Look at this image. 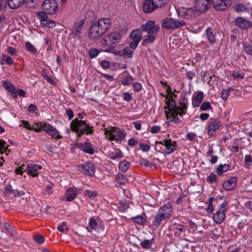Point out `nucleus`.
<instances>
[{
	"label": "nucleus",
	"instance_id": "obj_1",
	"mask_svg": "<svg viewBox=\"0 0 252 252\" xmlns=\"http://www.w3.org/2000/svg\"><path fill=\"white\" fill-rule=\"evenodd\" d=\"M111 20L109 18L99 19L91 27L89 36L91 39H94L101 36L109 28Z\"/></svg>",
	"mask_w": 252,
	"mask_h": 252
},
{
	"label": "nucleus",
	"instance_id": "obj_2",
	"mask_svg": "<svg viewBox=\"0 0 252 252\" xmlns=\"http://www.w3.org/2000/svg\"><path fill=\"white\" fill-rule=\"evenodd\" d=\"M70 128L77 134L78 137L84 134H91L94 132L92 126L87 124L85 121L79 120L78 118H75L71 122Z\"/></svg>",
	"mask_w": 252,
	"mask_h": 252
},
{
	"label": "nucleus",
	"instance_id": "obj_3",
	"mask_svg": "<svg viewBox=\"0 0 252 252\" xmlns=\"http://www.w3.org/2000/svg\"><path fill=\"white\" fill-rule=\"evenodd\" d=\"M121 37V33L118 32H112L107 35L104 36L101 40V43L104 47L108 46V48L104 49L103 51L113 53L114 51V48L111 46L119 42Z\"/></svg>",
	"mask_w": 252,
	"mask_h": 252
},
{
	"label": "nucleus",
	"instance_id": "obj_4",
	"mask_svg": "<svg viewBox=\"0 0 252 252\" xmlns=\"http://www.w3.org/2000/svg\"><path fill=\"white\" fill-rule=\"evenodd\" d=\"M166 106L164 107V113L166 117L169 116V113L178 111L180 110L187 109V103L185 100L180 102L179 105L176 106V101L172 96H166L165 99Z\"/></svg>",
	"mask_w": 252,
	"mask_h": 252
},
{
	"label": "nucleus",
	"instance_id": "obj_5",
	"mask_svg": "<svg viewBox=\"0 0 252 252\" xmlns=\"http://www.w3.org/2000/svg\"><path fill=\"white\" fill-rule=\"evenodd\" d=\"M104 133L109 136L110 141L115 140L121 142L124 140L126 137V132L124 130L116 127H111L108 129H105Z\"/></svg>",
	"mask_w": 252,
	"mask_h": 252
},
{
	"label": "nucleus",
	"instance_id": "obj_6",
	"mask_svg": "<svg viewBox=\"0 0 252 252\" xmlns=\"http://www.w3.org/2000/svg\"><path fill=\"white\" fill-rule=\"evenodd\" d=\"M104 225L101 220L96 217H92L89 219L88 225L86 227L89 232H100L104 231Z\"/></svg>",
	"mask_w": 252,
	"mask_h": 252
},
{
	"label": "nucleus",
	"instance_id": "obj_7",
	"mask_svg": "<svg viewBox=\"0 0 252 252\" xmlns=\"http://www.w3.org/2000/svg\"><path fill=\"white\" fill-rule=\"evenodd\" d=\"M42 7L44 12L49 15L55 14L59 10L58 3L55 0H45Z\"/></svg>",
	"mask_w": 252,
	"mask_h": 252
},
{
	"label": "nucleus",
	"instance_id": "obj_8",
	"mask_svg": "<svg viewBox=\"0 0 252 252\" xmlns=\"http://www.w3.org/2000/svg\"><path fill=\"white\" fill-rule=\"evenodd\" d=\"M186 25V22L182 20H175L173 18L165 19L162 24L163 28L167 29H176Z\"/></svg>",
	"mask_w": 252,
	"mask_h": 252
},
{
	"label": "nucleus",
	"instance_id": "obj_9",
	"mask_svg": "<svg viewBox=\"0 0 252 252\" xmlns=\"http://www.w3.org/2000/svg\"><path fill=\"white\" fill-rule=\"evenodd\" d=\"M226 203H222L218 206V210L214 214L213 220L217 224L221 223L225 218Z\"/></svg>",
	"mask_w": 252,
	"mask_h": 252
},
{
	"label": "nucleus",
	"instance_id": "obj_10",
	"mask_svg": "<svg viewBox=\"0 0 252 252\" xmlns=\"http://www.w3.org/2000/svg\"><path fill=\"white\" fill-rule=\"evenodd\" d=\"M85 20L80 19L76 21L70 29L71 32L73 36L78 39L81 37V34L84 29Z\"/></svg>",
	"mask_w": 252,
	"mask_h": 252
},
{
	"label": "nucleus",
	"instance_id": "obj_11",
	"mask_svg": "<svg viewBox=\"0 0 252 252\" xmlns=\"http://www.w3.org/2000/svg\"><path fill=\"white\" fill-rule=\"evenodd\" d=\"M40 126L42 128L47 134L51 136L53 138L61 139L62 136L59 134V131L53 126L47 123H40Z\"/></svg>",
	"mask_w": 252,
	"mask_h": 252
},
{
	"label": "nucleus",
	"instance_id": "obj_12",
	"mask_svg": "<svg viewBox=\"0 0 252 252\" xmlns=\"http://www.w3.org/2000/svg\"><path fill=\"white\" fill-rule=\"evenodd\" d=\"M78 169L82 173L90 177L94 176L95 172L94 166L89 162L79 165Z\"/></svg>",
	"mask_w": 252,
	"mask_h": 252
},
{
	"label": "nucleus",
	"instance_id": "obj_13",
	"mask_svg": "<svg viewBox=\"0 0 252 252\" xmlns=\"http://www.w3.org/2000/svg\"><path fill=\"white\" fill-rule=\"evenodd\" d=\"M141 30L143 33H158L159 27L156 25L154 21L149 20L144 25H142Z\"/></svg>",
	"mask_w": 252,
	"mask_h": 252
},
{
	"label": "nucleus",
	"instance_id": "obj_14",
	"mask_svg": "<svg viewBox=\"0 0 252 252\" xmlns=\"http://www.w3.org/2000/svg\"><path fill=\"white\" fill-rule=\"evenodd\" d=\"M47 13L40 11L37 13V16L40 20L41 25L49 28H53L56 26V23L53 20L49 19Z\"/></svg>",
	"mask_w": 252,
	"mask_h": 252
},
{
	"label": "nucleus",
	"instance_id": "obj_15",
	"mask_svg": "<svg viewBox=\"0 0 252 252\" xmlns=\"http://www.w3.org/2000/svg\"><path fill=\"white\" fill-rule=\"evenodd\" d=\"M211 0H194V8L199 13L207 11L210 7Z\"/></svg>",
	"mask_w": 252,
	"mask_h": 252
},
{
	"label": "nucleus",
	"instance_id": "obj_16",
	"mask_svg": "<svg viewBox=\"0 0 252 252\" xmlns=\"http://www.w3.org/2000/svg\"><path fill=\"white\" fill-rule=\"evenodd\" d=\"M172 211L171 204L170 203H167L159 208L158 213L165 219L168 220L171 217Z\"/></svg>",
	"mask_w": 252,
	"mask_h": 252
},
{
	"label": "nucleus",
	"instance_id": "obj_17",
	"mask_svg": "<svg viewBox=\"0 0 252 252\" xmlns=\"http://www.w3.org/2000/svg\"><path fill=\"white\" fill-rule=\"evenodd\" d=\"M164 154L169 155L174 152L177 149V146L175 141L171 139H166L163 140Z\"/></svg>",
	"mask_w": 252,
	"mask_h": 252
},
{
	"label": "nucleus",
	"instance_id": "obj_18",
	"mask_svg": "<svg viewBox=\"0 0 252 252\" xmlns=\"http://www.w3.org/2000/svg\"><path fill=\"white\" fill-rule=\"evenodd\" d=\"M214 8L217 10H225L230 5V0H212Z\"/></svg>",
	"mask_w": 252,
	"mask_h": 252
},
{
	"label": "nucleus",
	"instance_id": "obj_19",
	"mask_svg": "<svg viewBox=\"0 0 252 252\" xmlns=\"http://www.w3.org/2000/svg\"><path fill=\"white\" fill-rule=\"evenodd\" d=\"M42 168L41 166L33 163H28L27 165L25 171L28 174L33 177L38 176L40 172V170Z\"/></svg>",
	"mask_w": 252,
	"mask_h": 252
},
{
	"label": "nucleus",
	"instance_id": "obj_20",
	"mask_svg": "<svg viewBox=\"0 0 252 252\" xmlns=\"http://www.w3.org/2000/svg\"><path fill=\"white\" fill-rule=\"evenodd\" d=\"M77 148L83 151L84 153L90 155H93L94 153L93 145L89 142L88 139L84 143H78Z\"/></svg>",
	"mask_w": 252,
	"mask_h": 252
},
{
	"label": "nucleus",
	"instance_id": "obj_21",
	"mask_svg": "<svg viewBox=\"0 0 252 252\" xmlns=\"http://www.w3.org/2000/svg\"><path fill=\"white\" fill-rule=\"evenodd\" d=\"M82 190L81 189L76 188H68L65 191L64 196L65 200L67 201H71L74 200L80 191Z\"/></svg>",
	"mask_w": 252,
	"mask_h": 252
},
{
	"label": "nucleus",
	"instance_id": "obj_22",
	"mask_svg": "<svg viewBox=\"0 0 252 252\" xmlns=\"http://www.w3.org/2000/svg\"><path fill=\"white\" fill-rule=\"evenodd\" d=\"M173 231L174 232V236L178 239H183V238L181 236V234L185 233L186 231V226L182 224H178L175 223L173 225Z\"/></svg>",
	"mask_w": 252,
	"mask_h": 252
},
{
	"label": "nucleus",
	"instance_id": "obj_23",
	"mask_svg": "<svg viewBox=\"0 0 252 252\" xmlns=\"http://www.w3.org/2000/svg\"><path fill=\"white\" fill-rule=\"evenodd\" d=\"M220 121L217 119H211L208 126V133L213 135L220 127Z\"/></svg>",
	"mask_w": 252,
	"mask_h": 252
},
{
	"label": "nucleus",
	"instance_id": "obj_24",
	"mask_svg": "<svg viewBox=\"0 0 252 252\" xmlns=\"http://www.w3.org/2000/svg\"><path fill=\"white\" fill-rule=\"evenodd\" d=\"M186 110L187 109L180 110L178 111H173V112L169 113V116L167 118H171L170 122L172 123L180 124L181 123V120L177 116L180 115L182 116L184 114H186Z\"/></svg>",
	"mask_w": 252,
	"mask_h": 252
},
{
	"label": "nucleus",
	"instance_id": "obj_25",
	"mask_svg": "<svg viewBox=\"0 0 252 252\" xmlns=\"http://www.w3.org/2000/svg\"><path fill=\"white\" fill-rule=\"evenodd\" d=\"M158 8L152 0H145L143 2V9L145 13H151Z\"/></svg>",
	"mask_w": 252,
	"mask_h": 252
},
{
	"label": "nucleus",
	"instance_id": "obj_26",
	"mask_svg": "<svg viewBox=\"0 0 252 252\" xmlns=\"http://www.w3.org/2000/svg\"><path fill=\"white\" fill-rule=\"evenodd\" d=\"M237 181V177H232L226 181L224 182L223 183V188L226 190H232L234 189L236 187V183Z\"/></svg>",
	"mask_w": 252,
	"mask_h": 252
},
{
	"label": "nucleus",
	"instance_id": "obj_27",
	"mask_svg": "<svg viewBox=\"0 0 252 252\" xmlns=\"http://www.w3.org/2000/svg\"><path fill=\"white\" fill-rule=\"evenodd\" d=\"M4 192L7 194H13L15 197H21L25 194L23 191H18V190L14 189L10 184L5 186Z\"/></svg>",
	"mask_w": 252,
	"mask_h": 252
},
{
	"label": "nucleus",
	"instance_id": "obj_28",
	"mask_svg": "<svg viewBox=\"0 0 252 252\" xmlns=\"http://www.w3.org/2000/svg\"><path fill=\"white\" fill-rule=\"evenodd\" d=\"M2 86L4 89L8 90L12 94L13 97L15 98H17L16 89L12 84L11 81L8 80L6 81H3Z\"/></svg>",
	"mask_w": 252,
	"mask_h": 252
},
{
	"label": "nucleus",
	"instance_id": "obj_29",
	"mask_svg": "<svg viewBox=\"0 0 252 252\" xmlns=\"http://www.w3.org/2000/svg\"><path fill=\"white\" fill-rule=\"evenodd\" d=\"M235 22L236 25L242 29H247L251 26L250 22L242 17L237 18Z\"/></svg>",
	"mask_w": 252,
	"mask_h": 252
},
{
	"label": "nucleus",
	"instance_id": "obj_30",
	"mask_svg": "<svg viewBox=\"0 0 252 252\" xmlns=\"http://www.w3.org/2000/svg\"><path fill=\"white\" fill-rule=\"evenodd\" d=\"M203 93L202 92H198L192 96V105L194 107H198L203 99Z\"/></svg>",
	"mask_w": 252,
	"mask_h": 252
},
{
	"label": "nucleus",
	"instance_id": "obj_31",
	"mask_svg": "<svg viewBox=\"0 0 252 252\" xmlns=\"http://www.w3.org/2000/svg\"><path fill=\"white\" fill-rule=\"evenodd\" d=\"M166 220L157 212V214L153 217L152 225L154 228H157L160 225L163 220Z\"/></svg>",
	"mask_w": 252,
	"mask_h": 252
},
{
	"label": "nucleus",
	"instance_id": "obj_32",
	"mask_svg": "<svg viewBox=\"0 0 252 252\" xmlns=\"http://www.w3.org/2000/svg\"><path fill=\"white\" fill-rule=\"evenodd\" d=\"M118 54L125 58H132L133 54V51L128 47H126L118 51Z\"/></svg>",
	"mask_w": 252,
	"mask_h": 252
},
{
	"label": "nucleus",
	"instance_id": "obj_33",
	"mask_svg": "<svg viewBox=\"0 0 252 252\" xmlns=\"http://www.w3.org/2000/svg\"><path fill=\"white\" fill-rule=\"evenodd\" d=\"M120 82L124 86H127L132 84L134 78L130 75H123L121 77Z\"/></svg>",
	"mask_w": 252,
	"mask_h": 252
},
{
	"label": "nucleus",
	"instance_id": "obj_34",
	"mask_svg": "<svg viewBox=\"0 0 252 252\" xmlns=\"http://www.w3.org/2000/svg\"><path fill=\"white\" fill-rule=\"evenodd\" d=\"M131 220L139 225H143L146 221V215L145 214L143 213L141 215H138L135 217L131 218Z\"/></svg>",
	"mask_w": 252,
	"mask_h": 252
},
{
	"label": "nucleus",
	"instance_id": "obj_35",
	"mask_svg": "<svg viewBox=\"0 0 252 252\" xmlns=\"http://www.w3.org/2000/svg\"><path fill=\"white\" fill-rule=\"evenodd\" d=\"M206 34L208 41L211 43L214 44L216 42V38L213 32V30L211 27H208L206 30Z\"/></svg>",
	"mask_w": 252,
	"mask_h": 252
},
{
	"label": "nucleus",
	"instance_id": "obj_36",
	"mask_svg": "<svg viewBox=\"0 0 252 252\" xmlns=\"http://www.w3.org/2000/svg\"><path fill=\"white\" fill-rule=\"evenodd\" d=\"M24 2V0H8V4L11 9L19 7Z\"/></svg>",
	"mask_w": 252,
	"mask_h": 252
},
{
	"label": "nucleus",
	"instance_id": "obj_37",
	"mask_svg": "<svg viewBox=\"0 0 252 252\" xmlns=\"http://www.w3.org/2000/svg\"><path fill=\"white\" fill-rule=\"evenodd\" d=\"M144 34L143 35L144 39L143 40V43L145 44L146 43H150L153 42L156 39L155 35L157 33H147Z\"/></svg>",
	"mask_w": 252,
	"mask_h": 252
},
{
	"label": "nucleus",
	"instance_id": "obj_38",
	"mask_svg": "<svg viewBox=\"0 0 252 252\" xmlns=\"http://www.w3.org/2000/svg\"><path fill=\"white\" fill-rule=\"evenodd\" d=\"M230 167V166L228 164H220L218 168H217V173L218 175L221 176L223 172L227 171Z\"/></svg>",
	"mask_w": 252,
	"mask_h": 252
},
{
	"label": "nucleus",
	"instance_id": "obj_39",
	"mask_svg": "<svg viewBox=\"0 0 252 252\" xmlns=\"http://www.w3.org/2000/svg\"><path fill=\"white\" fill-rule=\"evenodd\" d=\"M123 157V155L121 151L118 149L114 152H111L108 155V158L111 159H118Z\"/></svg>",
	"mask_w": 252,
	"mask_h": 252
},
{
	"label": "nucleus",
	"instance_id": "obj_40",
	"mask_svg": "<svg viewBox=\"0 0 252 252\" xmlns=\"http://www.w3.org/2000/svg\"><path fill=\"white\" fill-rule=\"evenodd\" d=\"M155 243V240L154 238L150 240H145L140 243V246L145 249H149L151 248L152 245Z\"/></svg>",
	"mask_w": 252,
	"mask_h": 252
},
{
	"label": "nucleus",
	"instance_id": "obj_41",
	"mask_svg": "<svg viewBox=\"0 0 252 252\" xmlns=\"http://www.w3.org/2000/svg\"><path fill=\"white\" fill-rule=\"evenodd\" d=\"M141 37V32L139 30H135L133 31L130 34V37L133 40L140 41Z\"/></svg>",
	"mask_w": 252,
	"mask_h": 252
},
{
	"label": "nucleus",
	"instance_id": "obj_42",
	"mask_svg": "<svg viewBox=\"0 0 252 252\" xmlns=\"http://www.w3.org/2000/svg\"><path fill=\"white\" fill-rule=\"evenodd\" d=\"M130 166V163L126 160L121 161L119 164V169L122 172H126Z\"/></svg>",
	"mask_w": 252,
	"mask_h": 252
},
{
	"label": "nucleus",
	"instance_id": "obj_43",
	"mask_svg": "<svg viewBox=\"0 0 252 252\" xmlns=\"http://www.w3.org/2000/svg\"><path fill=\"white\" fill-rule=\"evenodd\" d=\"M25 47L26 50L32 54H35L37 52V50L35 47L29 41L26 42Z\"/></svg>",
	"mask_w": 252,
	"mask_h": 252
},
{
	"label": "nucleus",
	"instance_id": "obj_44",
	"mask_svg": "<svg viewBox=\"0 0 252 252\" xmlns=\"http://www.w3.org/2000/svg\"><path fill=\"white\" fill-rule=\"evenodd\" d=\"M115 179L120 185H125L127 182V179L125 175L121 173H118L116 175Z\"/></svg>",
	"mask_w": 252,
	"mask_h": 252
},
{
	"label": "nucleus",
	"instance_id": "obj_45",
	"mask_svg": "<svg viewBox=\"0 0 252 252\" xmlns=\"http://www.w3.org/2000/svg\"><path fill=\"white\" fill-rule=\"evenodd\" d=\"M155 149L158 153L164 154V144L163 141H156L155 143Z\"/></svg>",
	"mask_w": 252,
	"mask_h": 252
},
{
	"label": "nucleus",
	"instance_id": "obj_46",
	"mask_svg": "<svg viewBox=\"0 0 252 252\" xmlns=\"http://www.w3.org/2000/svg\"><path fill=\"white\" fill-rule=\"evenodd\" d=\"M33 239L36 243L39 245L42 244L45 241L44 236L39 233L35 234L33 237Z\"/></svg>",
	"mask_w": 252,
	"mask_h": 252
},
{
	"label": "nucleus",
	"instance_id": "obj_47",
	"mask_svg": "<svg viewBox=\"0 0 252 252\" xmlns=\"http://www.w3.org/2000/svg\"><path fill=\"white\" fill-rule=\"evenodd\" d=\"M9 145L6 144V143L2 140H0V151L1 153H3V150H4L5 153H9L10 150L9 149ZM6 154H8L6 153Z\"/></svg>",
	"mask_w": 252,
	"mask_h": 252
},
{
	"label": "nucleus",
	"instance_id": "obj_48",
	"mask_svg": "<svg viewBox=\"0 0 252 252\" xmlns=\"http://www.w3.org/2000/svg\"><path fill=\"white\" fill-rule=\"evenodd\" d=\"M215 199L213 197H210L207 202L208 207L206 209V211L208 213H212L214 211V206L213 201Z\"/></svg>",
	"mask_w": 252,
	"mask_h": 252
},
{
	"label": "nucleus",
	"instance_id": "obj_49",
	"mask_svg": "<svg viewBox=\"0 0 252 252\" xmlns=\"http://www.w3.org/2000/svg\"><path fill=\"white\" fill-rule=\"evenodd\" d=\"M178 15L185 19H189L187 8L180 7L178 10Z\"/></svg>",
	"mask_w": 252,
	"mask_h": 252
},
{
	"label": "nucleus",
	"instance_id": "obj_50",
	"mask_svg": "<svg viewBox=\"0 0 252 252\" xmlns=\"http://www.w3.org/2000/svg\"><path fill=\"white\" fill-rule=\"evenodd\" d=\"M187 10L188 12L189 19L195 17L196 13H199L198 12H197L196 9L194 8V5L192 7L187 8Z\"/></svg>",
	"mask_w": 252,
	"mask_h": 252
},
{
	"label": "nucleus",
	"instance_id": "obj_51",
	"mask_svg": "<svg viewBox=\"0 0 252 252\" xmlns=\"http://www.w3.org/2000/svg\"><path fill=\"white\" fill-rule=\"evenodd\" d=\"M1 59L8 65H12L14 63L12 58L7 55L3 54Z\"/></svg>",
	"mask_w": 252,
	"mask_h": 252
},
{
	"label": "nucleus",
	"instance_id": "obj_52",
	"mask_svg": "<svg viewBox=\"0 0 252 252\" xmlns=\"http://www.w3.org/2000/svg\"><path fill=\"white\" fill-rule=\"evenodd\" d=\"M210 109H212V107L210 103L208 101L204 102L200 107V111H207Z\"/></svg>",
	"mask_w": 252,
	"mask_h": 252
},
{
	"label": "nucleus",
	"instance_id": "obj_53",
	"mask_svg": "<svg viewBox=\"0 0 252 252\" xmlns=\"http://www.w3.org/2000/svg\"><path fill=\"white\" fill-rule=\"evenodd\" d=\"M99 51L96 48L90 49L89 51V55L91 58H95L99 54Z\"/></svg>",
	"mask_w": 252,
	"mask_h": 252
},
{
	"label": "nucleus",
	"instance_id": "obj_54",
	"mask_svg": "<svg viewBox=\"0 0 252 252\" xmlns=\"http://www.w3.org/2000/svg\"><path fill=\"white\" fill-rule=\"evenodd\" d=\"M58 230L61 232H65L68 231L69 229L66 227V223L64 221L59 224L57 228Z\"/></svg>",
	"mask_w": 252,
	"mask_h": 252
},
{
	"label": "nucleus",
	"instance_id": "obj_55",
	"mask_svg": "<svg viewBox=\"0 0 252 252\" xmlns=\"http://www.w3.org/2000/svg\"><path fill=\"white\" fill-rule=\"evenodd\" d=\"M217 175L214 173H211L208 176L206 181L209 183L212 184L216 182L217 181Z\"/></svg>",
	"mask_w": 252,
	"mask_h": 252
},
{
	"label": "nucleus",
	"instance_id": "obj_56",
	"mask_svg": "<svg viewBox=\"0 0 252 252\" xmlns=\"http://www.w3.org/2000/svg\"><path fill=\"white\" fill-rule=\"evenodd\" d=\"M243 50L248 54L252 55V45L244 43Z\"/></svg>",
	"mask_w": 252,
	"mask_h": 252
},
{
	"label": "nucleus",
	"instance_id": "obj_57",
	"mask_svg": "<svg viewBox=\"0 0 252 252\" xmlns=\"http://www.w3.org/2000/svg\"><path fill=\"white\" fill-rule=\"evenodd\" d=\"M236 12H242L247 10V7L243 4H237L235 7Z\"/></svg>",
	"mask_w": 252,
	"mask_h": 252
},
{
	"label": "nucleus",
	"instance_id": "obj_58",
	"mask_svg": "<svg viewBox=\"0 0 252 252\" xmlns=\"http://www.w3.org/2000/svg\"><path fill=\"white\" fill-rule=\"evenodd\" d=\"M234 79H242L244 77V74L239 71L233 72L232 74Z\"/></svg>",
	"mask_w": 252,
	"mask_h": 252
},
{
	"label": "nucleus",
	"instance_id": "obj_59",
	"mask_svg": "<svg viewBox=\"0 0 252 252\" xmlns=\"http://www.w3.org/2000/svg\"><path fill=\"white\" fill-rule=\"evenodd\" d=\"M132 87H133V89L135 92H139L142 89V86L141 84L139 82L133 83L132 84Z\"/></svg>",
	"mask_w": 252,
	"mask_h": 252
},
{
	"label": "nucleus",
	"instance_id": "obj_60",
	"mask_svg": "<svg viewBox=\"0 0 252 252\" xmlns=\"http://www.w3.org/2000/svg\"><path fill=\"white\" fill-rule=\"evenodd\" d=\"M84 194L89 197H95L97 195V193L94 191L86 189L84 191Z\"/></svg>",
	"mask_w": 252,
	"mask_h": 252
},
{
	"label": "nucleus",
	"instance_id": "obj_61",
	"mask_svg": "<svg viewBox=\"0 0 252 252\" xmlns=\"http://www.w3.org/2000/svg\"><path fill=\"white\" fill-rule=\"evenodd\" d=\"M123 98L125 101L129 102L132 99V96L129 93L125 92L123 94Z\"/></svg>",
	"mask_w": 252,
	"mask_h": 252
},
{
	"label": "nucleus",
	"instance_id": "obj_62",
	"mask_svg": "<svg viewBox=\"0 0 252 252\" xmlns=\"http://www.w3.org/2000/svg\"><path fill=\"white\" fill-rule=\"evenodd\" d=\"M139 147L140 149L145 152L149 151L150 149V147L148 145L145 144L143 143H139Z\"/></svg>",
	"mask_w": 252,
	"mask_h": 252
},
{
	"label": "nucleus",
	"instance_id": "obj_63",
	"mask_svg": "<svg viewBox=\"0 0 252 252\" xmlns=\"http://www.w3.org/2000/svg\"><path fill=\"white\" fill-rule=\"evenodd\" d=\"M252 162V156L249 155H246L245 156V162L246 163V167L249 166Z\"/></svg>",
	"mask_w": 252,
	"mask_h": 252
},
{
	"label": "nucleus",
	"instance_id": "obj_64",
	"mask_svg": "<svg viewBox=\"0 0 252 252\" xmlns=\"http://www.w3.org/2000/svg\"><path fill=\"white\" fill-rule=\"evenodd\" d=\"M229 91L226 89L223 90L221 93V98L224 101H226L229 96Z\"/></svg>",
	"mask_w": 252,
	"mask_h": 252
}]
</instances>
